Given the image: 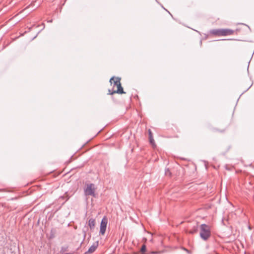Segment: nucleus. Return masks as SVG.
<instances>
[{
  "instance_id": "nucleus-1",
  "label": "nucleus",
  "mask_w": 254,
  "mask_h": 254,
  "mask_svg": "<svg viewBox=\"0 0 254 254\" xmlns=\"http://www.w3.org/2000/svg\"><path fill=\"white\" fill-rule=\"evenodd\" d=\"M211 236L210 229L208 225L203 224L200 226V236L202 239L206 241Z\"/></svg>"
},
{
  "instance_id": "nucleus-2",
  "label": "nucleus",
  "mask_w": 254,
  "mask_h": 254,
  "mask_svg": "<svg viewBox=\"0 0 254 254\" xmlns=\"http://www.w3.org/2000/svg\"><path fill=\"white\" fill-rule=\"evenodd\" d=\"M96 188L93 184H88L86 185L84 189V193L86 195L95 196Z\"/></svg>"
},
{
  "instance_id": "nucleus-3",
  "label": "nucleus",
  "mask_w": 254,
  "mask_h": 254,
  "mask_svg": "<svg viewBox=\"0 0 254 254\" xmlns=\"http://www.w3.org/2000/svg\"><path fill=\"white\" fill-rule=\"evenodd\" d=\"M107 223L108 220L106 217H104L101 221L100 229V233L102 235H104L105 234L106 230Z\"/></svg>"
},
{
  "instance_id": "nucleus-4",
  "label": "nucleus",
  "mask_w": 254,
  "mask_h": 254,
  "mask_svg": "<svg viewBox=\"0 0 254 254\" xmlns=\"http://www.w3.org/2000/svg\"><path fill=\"white\" fill-rule=\"evenodd\" d=\"M116 87H117V90H115L112 92L110 90H109V94H111V95H113L115 93H118V94L125 93L124 92L123 88L122 87L121 82L118 83V85Z\"/></svg>"
},
{
  "instance_id": "nucleus-5",
  "label": "nucleus",
  "mask_w": 254,
  "mask_h": 254,
  "mask_svg": "<svg viewBox=\"0 0 254 254\" xmlns=\"http://www.w3.org/2000/svg\"><path fill=\"white\" fill-rule=\"evenodd\" d=\"M121 78L119 77H112L110 80V82H111V84H112L113 83V88H115V87H117L118 85L119 82H120Z\"/></svg>"
},
{
  "instance_id": "nucleus-6",
  "label": "nucleus",
  "mask_w": 254,
  "mask_h": 254,
  "mask_svg": "<svg viewBox=\"0 0 254 254\" xmlns=\"http://www.w3.org/2000/svg\"><path fill=\"white\" fill-rule=\"evenodd\" d=\"M234 31L231 29H221V35L222 36H226V35H230L233 34Z\"/></svg>"
},
{
  "instance_id": "nucleus-7",
  "label": "nucleus",
  "mask_w": 254,
  "mask_h": 254,
  "mask_svg": "<svg viewBox=\"0 0 254 254\" xmlns=\"http://www.w3.org/2000/svg\"><path fill=\"white\" fill-rule=\"evenodd\" d=\"M88 226L91 230H93L95 226V220L93 218L90 219L88 221Z\"/></svg>"
},
{
  "instance_id": "nucleus-8",
  "label": "nucleus",
  "mask_w": 254,
  "mask_h": 254,
  "mask_svg": "<svg viewBox=\"0 0 254 254\" xmlns=\"http://www.w3.org/2000/svg\"><path fill=\"white\" fill-rule=\"evenodd\" d=\"M98 245H93L89 249L88 251L85 253V254H90L93 253L97 249Z\"/></svg>"
},
{
  "instance_id": "nucleus-9",
  "label": "nucleus",
  "mask_w": 254,
  "mask_h": 254,
  "mask_svg": "<svg viewBox=\"0 0 254 254\" xmlns=\"http://www.w3.org/2000/svg\"><path fill=\"white\" fill-rule=\"evenodd\" d=\"M198 229V224L196 223L195 225H194L192 228L188 231V233L191 234H193L196 233L197 232Z\"/></svg>"
},
{
  "instance_id": "nucleus-10",
  "label": "nucleus",
  "mask_w": 254,
  "mask_h": 254,
  "mask_svg": "<svg viewBox=\"0 0 254 254\" xmlns=\"http://www.w3.org/2000/svg\"><path fill=\"white\" fill-rule=\"evenodd\" d=\"M210 33L215 35H221V29H213L210 31Z\"/></svg>"
},
{
  "instance_id": "nucleus-11",
  "label": "nucleus",
  "mask_w": 254,
  "mask_h": 254,
  "mask_svg": "<svg viewBox=\"0 0 254 254\" xmlns=\"http://www.w3.org/2000/svg\"><path fill=\"white\" fill-rule=\"evenodd\" d=\"M149 141H150V143L152 144V145L153 146H155V142H154V140L153 138V136L152 135H150V137H149Z\"/></svg>"
},
{
  "instance_id": "nucleus-12",
  "label": "nucleus",
  "mask_w": 254,
  "mask_h": 254,
  "mask_svg": "<svg viewBox=\"0 0 254 254\" xmlns=\"http://www.w3.org/2000/svg\"><path fill=\"white\" fill-rule=\"evenodd\" d=\"M145 251H146V246L145 245H143L141 248V252L142 253H143V252H145Z\"/></svg>"
},
{
  "instance_id": "nucleus-13",
  "label": "nucleus",
  "mask_w": 254,
  "mask_h": 254,
  "mask_svg": "<svg viewBox=\"0 0 254 254\" xmlns=\"http://www.w3.org/2000/svg\"><path fill=\"white\" fill-rule=\"evenodd\" d=\"M160 253V252H151V253L153 254H159Z\"/></svg>"
},
{
  "instance_id": "nucleus-14",
  "label": "nucleus",
  "mask_w": 254,
  "mask_h": 254,
  "mask_svg": "<svg viewBox=\"0 0 254 254\" xmlns=\"http://www.w3.org/2000/svg\"><path fill=\"white\" fill-rule=\"evenodd\" d=\"M148 132H149V136H150V135H152V132H151V130H150V129H149Z\"/></svg>"
}]
</instances>
